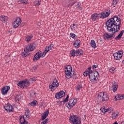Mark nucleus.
Listing matches in <instances>:
<instances>
[{"label": "nucleus", "instance_id": "f257e3e1", "mask_svg": "<svg viewBox=\"0 0 124 124\" xmlns=\"http://www.w3.org/2000/svg\"><path fill=\"white\" fill-rule=\"evenodd\" d=\"M121 18L118 16H114L107 21L106 25L107 27V30L108 32L112 33L108 34L105 33L104 34V37L105 39L111 38L116 36V32L120 31L121 29Z\"/></svg>", "mask_w": 124, "mask_h": 124}, {"label": "nucleus", "instance_id": "f03ea898", "mask_svg": "<svg viewBox=\"0 0 124 124\" xmlns=\"http://www.w3.org/2000/svg\"><path fill=\"white\" fill-rule=\"evenodd\" d=\"M83 75L85 77H87L88 75H89V79L90 81H91V82H93V81H96V80L98 79L99 73L96 71L93 72L91 67H90L83 73Z\"/></svg>", "mask_w": 124, "mask_h": 124}, {"label": "nucleus", "instance_id": "7ed1b4c3", "mask_svg": "<svg viewBox=\"0 0 124 124\" xmlns=\"http://www.w3.org/2000/svg\"><path fill=\"white\" fill-rule=\"evenodd\" d=\"M69 121L72 124H82V119L77 115H71L69 118Z\"/></svg>", "mask_w": 124, "mask_h": 124}, {"label": "nucleus", "instance_id": "20e7f679", "mask_svg": "<svg viewBox=\"0 0 124 124\" xmlns=\"http://www.w3.org/2000/svg\"><path fill=\"white\" fill-rule=\"evenodd\" d=\"M97 101L99 102H104L109 100V96L106 93H100L98 94Z\"/></svg>", "mask_w": 124, "mask_h": 124}, {"label": "nucleus", "instance_id": "39448f33", "mask_svg": "<svg viewBox=\"0 0 124 124\" xmlns=\"http://www.w3.org/2000/svg\"><path fill=\"white\" fill-rule=\"evenodd\" d=\"M65 69V78H67V79H70V78L73 76V74H72V67L70 65H67Z\"/></svg>", "mask_w": 124, "mask_h": 124}, {"label": "nucleus", "instance_id": "423d86ee", "mask_svg": "<svg viewBox=\"0 0 124 124\" xmlns=\"http://www.w3.org/2000/svg\"><path fill=\"white\" fill-rule=\"evenodd\" d=\"M17 86L20 87V88H21V89H24L25 87L27 88V87L30 86V80L28 79H26L20 81H19L18 84H17Z\"/></svg>", "mask_w": 124, "mask_h": 124}, {"label": "nucleus", "instance_id": "0eeeda50", "mask_svg": "<svg viewBox=\"0 0 124 124\" xmlns=\"http://www.w3.org/2000/svg\"><path fill=\"white\" fill-rule=\"evenodd\" d=\"M77 103V100L74 98L71 99L68 104H66V107L68 108V109H71L73 106L76 105Z\"/></svg>", "mask_w": 124, "mask_h": 124}, {"label": "nucleus", "instance_id": "6e6552de", "mask_svg": "<svg viewBox=\"0 0 124 124\" xmlns=\"http://www.w3.org/2000/svg\"><path fill=\"white\" fill-rule=\"evenodd\" d=\"M110 14H111V11L110 10L104 11L100 14V18L101 19H105V18L109 17V16H110Z\"/></svg>", "mask_w": 124, "mask_h": 124}, {"label": "nucleus", "instance_id": "1a4fd4ad", "mask_svg": "<svg viewBox=\"0 0 124 124\" xmlns=\"http://www.w3.org/2000/svg\"><path fill=\"white\" fill-rule=\"evenodd\" d=\"M123 54H124V51L123 50L119 51L118 52H116L113 54V57L115 60L116 61H120L123 57Z\"/></svg>", "mask_w": 124, "mask_h": 124}, {"label": "nucleus", "instance_id": "9d476101", "mask_svg": "<svg viewBox=\"0 0 124 124\" xmlns=\"http://www.w3.org/2000/svg\"><path fill=\"white\" fill-rule=\"evenodd\" d=\"M36 48V46L34 43H32L30 44L29 46L25 47L26 50L28 52H32V51H34Z\"/></svg>", "mask_w": 124, "mask_h": 124}, {"label": "nucleus", "instance_id": "9b49d317", "mask_svg": "<svg viewBox=\"0 0 124 124\" xmlns=\"http://www.w3.org/2000/svg\"><path fill=\"white\" fill-rule=\"evenodd\" d=\"M21 22L22 19H21L19 17L16 18L13 23V28H15V29H16V28H18L19 26H20V24H21Z\"/></svg>", "mask_w": 124, "mask_h": 124}, {"label": "nucleus", "instance_id": "f8f14e48", "mask_svg": "<svg viewBox=\"0 0 124 124\" xmlns=\"http://www.w3.org/2000/svg\"><path fill=\"white\" fill-rule=\"evenodd\" d=\"M59 83H58V81H57L56 79H55L53 81L52 84L51 85H49V89H50L51 91L53 90L54 91L55 89L58 88L59 87Z\"/></svg>", "mask_w": 124, "mask_h": 124}, {"label": "nucleus", "instance_id": "ddd939ff", "mask_svg": "<svg viewBox=\"0 0 124 124\" xmlns=\"http://www.w3.org/2000/svg\"><path fill=\"white\" fill-rule=\"evenodd\" d=\"M9 90H10V87L8 86H4L1 90V94H3V95L7 94V93H8Z\"/></svg>", "mask_w": 124, "mask_h": 124}, {"label": "nucleus", "instance_id": "4468645a", "mask_svg": "<svg viewBox=\"0 0 124 124\" xmlns=\"http://www.w3.org/2000/svg\"><path fill=\"white\" fill-rule=\"evenodd\" d=\"M99 18V14L94 13L91 15L90 20L92 21V22H95V21H97Z\"/></svg>", "mask_w": 124, "mask_h": 124}, {"label": "nucleus", "instance_id": "2eb2a0df", "mask_svg": "<svg viewBox=\"0 0 124 124\" xmlns=\"http://www.w3.org/2000/svg\"><path fill=\"white\" fill-rule=\"evenodd\" d=\"M4 109L9 112L14 111V108H13V106L9 104H7L5 105Z\"/></svg>", "mask_w": 124, "mask_h": 124}, {"label": "nucleus", "instance_id": "dca6fc26", "mask_svg": "<svg viewBox=\"0 0 124 124\" xmlns=\"http://www.w3.org/2000/svg\"><path fill=\"white\" fill-rule=\"evenodd\" d=\"M41 57H42V53H41V51H38L34 56L33 61L36 62L37 61H38Z\"/></svg>", "mask_w": 124, "mask_h": 124}, {"label": "nucleus", "instance_id": "f3484780", "mask_svg": "<svg viewBox=\"0 0 124 124\" xmlns=\"http://www.w3.org/2000/svg\"><path fill=\"white\" fill-rule=\"evenodd\" d=\"M65 95V93L63 91H61L55 94V98L60 99Z\"/></svg>", "mask_w": 124, "mask_h": 124}, {"label": "nucleus", "instance_id": "a211bd4d", "mask_svg": "<svg viewBox=\"0 0 124 124\" xmlns=\"http://www.w3.org/2000/svg\"><path fill=\"white\" fill-rule=\"evenodd\" d=\"M100 110L102 113L104 114H105L107 112H109V113H112L113 112V109L112 108H105V107H103L102 108H100Z\"/></svg>", "mask_w": 124, "mask_h": 124}, {"label": "nucleus", "instance_id": "6ab92c4d", "mask_svg": "<svg viewBox=\"0 0 124 124\" xmlns=\"http://www.w3.org/2000/svg\"><path fill=\"white\" fill-rule=\"evenodd\" d=\"M29 51H27L26 48H24V51L21 52V56L22 58H26V57H28L30 55Z\"/></svg>", "mask_w": 124, "mask_h": 124}, {"label": "nucleus", "instance_id": "aec40b11", "mask_svg": "<svg viewBox=\"0 0 124 124\" xmlns=\"http://www.w3.org/2000/svg\"><path fill=\"white\" fill-rule=\"evenodd\" d=\"M112 89L114 93L117 92V90H118V84H117V83L115 81L112 82Z\"/></svg>", "mask_w": 124, "mask_h": 124}, {"label": "nucleus", "instance_id": "412c9836", "mask_svg": "<svg viewBox=\"0 0 124 124\" xmlns=\"http://www.w3.org/2000/svg\"><path fill=\"white\" fill-rule=\"evenodd\" d=\"M80 44H81V41L78 39L75 41V42L74 43L73 45L76 48H79L80 47Z\"/></svg>", "mask_w": 124, "mask_h": 124}, {"label": "nucleus", "instance_id": "4be33fe9", "mask_svg": "<svg viewBox=\"0 0 124 124\" xmlns=\"http://www.w3.org/2000/svg\"><path fill=\"white\" fill-rule=\"evenodd\" d=\"M48 115H49V110L45 111L44 113L42 114V120L43 121L45 120L46 117H48Z\"/></svg>", "mask_w": 124, "mask_h": 124}, {"label": "nucleus", "instance_id": "5701e85b", "mask_svg": "<svg viewBox=\"0 0 124 124\" xmlns=\"http://www.w3.org/2000/svg\"><path fill=\"white\" fill-rule=\"evenodd\" d=\"M84 54V51L82 49H78L76 51V56H82Z\"/></svg>", "mask_w": 124, "mask_h": 124}, {"label": "nucleus", "instance_id": "b1692460", "mask_svg": "<svg viewBox=\"0 0 124 124\" xmlns=\"http://www.w3.org/2000/svg\"><path fill=\"white\" fill-rule=\"evenodd\" d=\"M20 124H28V122L26 121L25 117L24 116H21L19 119Z\"/></svg>", "mask_w": 124, "mask_h": 124}, {"label": "nucleus", "instance_id": "393cba45", "mask_svg": "<svg viewBox=\"0 0 124 124\" xmlns=\"http://www.w3.org/2000/svg\"><path fill=\"white\" fill-rule=\"evenodd\" d=\"M68 98H69V96H68V95L63 101H58L57 102L60 105H62V102H63V104H64V103H65V102H67V101H68Z\"/></svg>", "mask_w": 124, "mask_h": 124}, {"label": "nucleus", "instance_id": "a878e982", "mask_svg": "<svg viewBox=\"0 0 124 124\" xmlns=\"http://www.w3.org/2000/svg\"><path fill=\"white\" fill-rule=\"evenodd\" d=\"M124 31L122 30L120 33L115 38L116 40H120L121 38H122V36H123V34H124Z\"/></svg>", "mask_w": 124, "mask_h": 124}, {"label": "nucleus", "instance_id": "bb28decb", "mask_svg": "<svg viewBox=\"0 0 124 124\" xmlns=\"http://www.w3.org/2000/svg\"><path fill=\"white\" fill-rule=\"evenodd\" d=\"M115 98H116V100H121L122 99H124V94L117 95L115 96Z\"/></svg>", "mask_w": 124, "mask_h": 124}, {"label": "nucleus", "instance_id": "cd10ccee", "mask_svg": "<svg viewBox=\"0 0 124 124\" xmlns=\"http://www.w3.org/2000/svg\"><path fill=\"white\" fill-rule=\"evenodd\" d=\"M91 47H93V49H95L96 48V43L94 40H92L90 43Z\"/></svg>", "mask_w": 124, "mask_h": 124}, {"label": "nucleus", "instance_id": "c85d7f7f", "mask_svg": "<svg viewBox=\"0 0 124 124\" xmlns=\"http://www.w3.org/2000/svg\"><path fill=\"white\" fill-rule=\"evenodd\" d=\"M0 20L2 22H6V20H8V17L7 16H0Z\"/></svg>", "mask_w": 124, "mask_h": 124}, {"label": "nucleus", "instance_id": "c756f323", "mask_svg": "<svg viewBox=\"0 0 124 124\" xmlns=\"http://www.w3.org/2000/svg\"><path fill=\"white\" fill-rule=\"evenodd\" d=\"M21 99H22V96L20 95H17L15 97V100L16 102H19Z\"/></svg>", "mask_w": 124, "mask_h": 124}, {"label": "nucleus", "instance_id": "7c9ffc66", "mask_svg": "<svg viewBox=\"0 0 124 124\" xmlns=\"http://www.w3.org/2000/svg\"><path fill=\"white\" fill-rule=\"evenodd\" d=\"M70 28H71V30L72 31H75L76 29H77V25L75 24V23H73V25H71V26L70 27Z\"/></svg>", "mask_w": 124, "mask_h": 124}, {"label": "nucleus", "instance_id": "2f4dec72", "mask_svg": "<svg viewBox=\"0 0 124 124\" xmlns=\"http://www.w3.org/2000/svg\"><path fill=\"white\" fill-rule=\"evenodd\" d=\"M49 50H48V47H46L45 48V51L42 53V57L44 58V57H45V55L49 52Z\"/></svg>", "mask_w": 124, "mask_h": 124}, {"label": "nucleus", "instance_id": "473e14b6", "mask_svg": "<svg viewBox=\"0 0 124 124\" xmlns=\"http://www.w3.org/2000/svg\"><path fill=\"white\" fill-rule=\"evenodd\" d=\"M119 115V112H113L112 114V119H113V120L116 119V118H117V117H118V116Z\"/></svg>", "mask_w": 124, "mask_h": 124}, {"label": "nucleus", "instance_id": "72a5a7b5", "mask_svg": "<svg viewBox=\"0 0 124 124\" xmlns=\"http://www.w3.org/2000/svg\"><path fill=\"white\" fill-rule=\"evenodd\" d=\"M75 55H76V53L75 51V49H73L70 51V55L71 57H75Z\"/></svg>", "mask_w": 124, "mask_h": 124}, {"label": "nucleus", "instance_id": "f704fd0d", "mask_svg": "<svg viewBox=\"0 0 124 124\" xmlns=\"http://www.w3.org/2000/svg\"><path fill=\"white\" fill-rule=\"evenodd\" d=\"M32 37V35L27 36L25 38L26 41H27V42H29V41H31V39Z\"/></svg>", "mask_w": 124, "mask_h": 124}, {"label": "nucleus", "instance_id": "c9c22d12", "mask_svg": "<svg viewBox=\"0 0 124 124\" xmlns=\"http://www.w3.org/2000/svg\"><path fill=\"white\" fill-rule=\"evenodd\" d=\"M36 80H37V78L34 77L33 78H30L29 81L31 82V83H34V82H35Z\"/></svg>", "mask_w": 124, "mask_h": 124}, {"label": "nucleus", "instance_id": "e433bc0d", "mask_svg": "<svg viewBox=\"0 0 124 124\" xmlns=\"http://www.w3.org/2000/svg\"><path fill=\"white\" fill-rule=\"evenodd\" d=\"M36 103H37V101L34 100L31 102V103H29V105H31V106H35V105H36Z\"/></svg>", "mask_w": 124, "mask_h": 124}, {"label": "nucleus", "instance_id": "4c0bfd02", "mask_svg": "<svg viewBox=\"0 0 124 124\" xmlns=\"http://www.w3.org/2000/svg\"><path fill=\"white\" fill-rule=\"evenodd\" d=\"M83 88V86H82L81 85L78 84L77 86L76 87V89L77 91H79Z\"/></svg>", "mask_w": 124, "mask_h": 124}, {"label": "nucleus", "instance_id": "58836bf2", "mask_svg": "<svg viewBox=\"0 0 124 124\" xmlns=\"http://www.w3.org/2000/svg\"><path fill=\"white\" fill-rule=\"evenodd\" d=\"M40 1L39 0H35L34 1V4H35V5H37V6H39L40 5Z\"/></svg>", "mask_w": 124, "mask_h": 124}, {"label": "nucleus", "instance_id": "ea45409f", "mask_svg": "<svg viewBox=\"0 0 124 124\" xmlns=\"http://www.w3.org/2000/svg\"><path fill=\"white\" fill-rule=\"evenodd\" d=\"M19 1L23 4H27L28 3V0H20Z\"/></svg>", "mask_w": 124, "mask_h": 124}, {"label": "nucleus", "instance_id": "a19ab883", "mask_svg": "<svg viewBox=\"0 0 124 124\" xmlns=\"http://www.w3.org/2000/svg\"><path fill=\"white\" fill-rule=\"evenodd\" d=\"M119 2V0H113L112 2V5H116Z\"/></svg>", "mask_w": 124, "mask_h": 124}, {"label": "nucleus", "instance_id": "79ce46f5", "mask_svg": "<svg viewBox=\"0 0 124 124\" xmlns=\"http://www.w3.org/2000/svg\"><path fill=\"white\" fill-rule=\"evenodd\" d=\"M48 121H49V119L48 118H47L44 121L41 122V124H48Z\"/></svg>", "mask_w": 124, "mask_h": 124}, {"label": "nucleus", "instance_id": "37998d69", "mask_svg": "<svg viewBox=\"0 0 124 124\" xmlns=\"http://www.w3.org/2000/svg\"><path fill=\"white\" fill-rule=\"evenodd\" d=\"M113 71H115V68L112 67L109 69V72H111L112 73Z\"/></svg>", "mask_w": 124, "mask_h": 124}, {"label": "nucleus", "instance_id": "c03bdc74", "mask_svg": "<svg viewBox=\"0 0 124 124\" xmlns=\"http://www.w3.org/2000/svg\"><path fill=\"white\" fill-rule=\"evenodd\" d=\"M70 35H71V37H72V38H74V37H75V36H76V35L73 33H71Z\"/></svg>", "mask_w": 124, "mask_h": 124}, {"label": "nucleus", "instance_id": "a18cd8bd", "mask_svg": "<svg viewBox=\"0 0 124 124\" xmlns=\"http://www.w3.org/2000/svg\"><path fill=\"white\" fill-rule=\"evenodd\" d=\"M25 116H26V117H27V118H29V117H30V113L25 112Z\"/></svg>", "mask_w": 124, "mask_h": 124}, {"label": "nucleus", "instance_id": "49530a36", "mask_svg": "<svg viewBox=\"0 0 124 124\" xmlns=\"http://www.w3.org/2000/svg\"><path fill=\"white\" fill-rule=\"evenodd\" d=\"M96 67H97V66L96 65H93L92 66V69H94L96 68Z\"/></svg>", "mask_w": 124, "mask_h": 124}, {"label": "nucleus", "instance_id": "de8ad7c7", "mask_svg": "<svg viewBox=\"0 0 124 124\" xmlns=\"http://www.w3.org/2000/svg\"><path fill=\"white\" fill-rule=\"evenodd\" d=\"M76 2H77V1L75 2L74 3L69 4L68 5V6H69H69L71 7V6H72V5H73V4H74V3H75Z\"/></svg>", "mask_w": 124, "mask_h": 124}, {"label": "nucleus", "instance_id": "09e8293b", "mask_svg": "<svg viewBox=\"0 0 124 124\" xmlns=\"http://www.w3.org/2000/svg\"><path fill=\"white\" fill-rule=\"evenodd\" d=\"M49 46L50 48H52L53 47H54V45H53V44H51Z\"/></svg>", "mask_w": 124, "mask_h": 124}, {"label": "nucleus", "instance_id": "8fccbe9b", "mask_svg": "<svg viewBox=\"0 0 124 124\" xmlns=\"http://www.w3.org/2000/svg\"><path fill=\"white\" fill-rule=\"evenodd\" d=\"M47 48L48 49L47 51H50V50H51V49H52L51 47H50V46H49L47 47Z\"/></svg>", "mask_w": 124, "mask_h": 124}, {"label": "nucleus", "instance_id": "3c124183", "mask_svg": "<svg viewBox=\"0 0 124 124\" xmlns=\"http://www.w3.org/2000/svg\"><path fill=\"white\" fill-rule=\"evenodd\" d=\"M25 112L26 113H30V109H27Z\"/></svg>", "mask_w": 124, "mask_h": 124}, {"label": "nucleus", "instance_id": "603ef678", "mask_svg": "<svg viewBox=\"0 0 124 124\" xmlns=\"http://www.w3.org/2000/svg\"><path fill=\"white\" fill-rule=\"evenodd\" d=\"M77 6H78V7H80V6H81V3H78L77 4Z\"/></svg>", "mask_w": 124, "mask_h": 124}, {"label": "nucleus", "instance_id": "864d4df0", "mask_svg": "<svg viewBox=\"0 0 124 124\" xmlns=\"http://www.w3.org/2000/svg\"><path fill=\"white\" fill-rule=\"evenodd\" d=\"M33 94L34 95V94H35V93H34Z\"/></svg>", "mask_w": 124, "mask_h": 124}, {"label": "nucleus", "instance_id": "5fc2aeb1", "mask_svg": "<svg viewBox=\"0 0 124 124\" xmlns=\"http://www.w3.org/2000/svg\"><path fill=\"white\" fill-rule=\"evenodd\" d=\"M31 96L33 97V95H32V94H31Z\"/></svg>", "mask_w": 124, "mask_h": 124}, {"label": "nucleus", "instance_id": "6e6d98bb", "mask_svg": "<svg viewBox=\"0 0 124 124\" xmlns=\"http://www.w3.org/2000/svg\"><path fill=\"white\" fill-rule=\"evenodd\" d=\"M72 1H73L74 0H71Z\"/></svg>", "mask_w": 124, "mask_h": 124}]
</instances>
